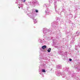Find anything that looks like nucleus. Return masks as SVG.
<instances>
[{
  "instance_id": "39448f33",
  "label": "nucleus",
  "mask_w": 80,
  "mask_h": 80,
  "mask_svg": "<svg viewBox=\"0 0 80 80\" xmlns=\"http://www.w3.org/2000/svg\"><path fill=\"white\" fill-rule=\"evenodd\" d=\"M54 7H55V12H56V13H58V14H60V13H59V11L58 10H59V9H60L59 8L57 7V5L56 4H55L54 5Z\"/></svg>"
},
{
  "instance_id": "393cba45",
  "label": "nucleus",
  "mask_w": 80,
  "mask_h": 80,
  "mask_svg": "<svg viewBox=\"0 0 80 80\" xmlns=\"http://www.w3.org/2000/svg\"><path fill=\"white\" fill-rule=\"evenodd\" d=\"M53 1H54V5H55V4L56 3V2H57V0H53Z\"/></svg>"
},
{
  "instance_id": "2eb2a0df",
  "label": "nucleus",
  "mask_w": 80,
  "mask_h": 80,
  "mask_svg": "<svg viewBox=\"0 0 80 80\" xmlns=\"http://www.w3.org/2000/svg\"><path fill=\"white\" fill-rule=\"evenodd\" d=\"M79 47H80V44H79L78 45H77V46H75V49L76 50H77L78 48H79Z\"/></svg>"
},
{
  "instance_id": "473e14b6",
  "label": "nucleus",
  "mask_w": 80,
  "mask_h": 80,
  "mask_svg": "<svg viewBox=\"0 0 80 80\" xmlns=\"http://www.w3.org/2000/svg\"><path fill=\"white\" fill-rule=\"evenodd\" d=\"M39 71L40 72V69H39Z\"/></svg>"
},
{
  "instance_id": "f8f14e48",
  "label": "nucleus",
  "mask_w": 80,
  "mask_h": 80,
  "mask_svg": "<svg viewBox=\"0 0 80 80\" xmlns=\"http://www.w3.org/2000/svg\"><path fill=\"white\" fill-rule=\"evenodd\" d=\"M57 69H61L62 68V65H57Z\"/></svg>"
},
{
  "instance_id": "f257e3e1",
  "label": "nucleus",
  "mask_w": 80,
  "mask_h": 80,
  "mask_svg": "<svg viewBox=\"0 0 80 80\" xmlns=\"http://www.w3.org/2000/svg\"><path fill=\"white\" fill-rule=\"evenodd\" d=\"M58 24V22L57 21H55L53 22L52 23V27L51 28H50L49 29H48L47 28H44L43 29V32L45 35L47 34V33L48 32H50V31H51V32H52V30H53L55 28L57 27V25Z\"/></svg>"
},
{
  "instance_id": "4be33fe9",
  "label": "nucleus",
  "mask_w": 80,
  "mask_h": 80,
  "mask_svg": "<svg viewBox=\"0 0 80 80\" xmlns=\"http://www.w3.org/2000/svg\"><path fill=\"white\" fill-rule=\"evenodd\" d=\"M53 0H49V5H50L51 3L53 2Z\"/></svg>"
},
{
  "instance_id": "f03ea898",
  "label": "nucleus",
  "mask_w": 80,
  "mask_h": 80,
  "mask_svg": "<svg viewBox=\"0 0 80 80\" xmlns=\"http://www.w3.org/2000/svg\"><path fill=\"white\" fill-rule=\"evenodd\" d=\"M39 59L40 61V62L41 63V66L40 68L41 69H42L43 68H47V66H46V65L45 64L47 63V62L42 61V60L43 59L45 60H48V61L49 62L50 61V59H48V57L45 56L44 57L43 59L42 58H39Z\"/></svg>"
},
{
  "instance_id": "f3484780",
  "label": "nucleus",
  "mask_w": 80,
  "mask_h": 80,
  "mask_svg": "<svg viewBox=\"0 0 80 80\" xmlns=\"http://www.w3.org/2000/svg\"><path fill=\"white\" fill-rule=\"evenodd\" d=\"M23 4H20L19 5V6L18 7L19 8H20V7L22 8H22H23Z\"/></svg>"
},
{
  "instance_id": "2f4dec72",
  "label": "nucleus",
  "mask_w": 80,
  "mask_h": 80,
  "mask_svg": "<svg viewBox=\"0 0 80 80\" xmlns=\"http://www.w3.org/2000/svg\"><path fill=\"white\" fill-rule=\"evenodd\" d=\"M52 69H51V71H52Z\"/></svg>"
},
{
  "instance_id": "cd10ccee",
  "label": "nucleus",
  "mask_w": 80,
  "mask_h": 80,
  "mask_svg": "<svg viewBox=\"0 0 80 80\" xmlns=\"http://www.w3.org/2000/svg\"><path fill=\"white\" fill-rule=\"evenodd\" d=\"M69 61H72V59H69Z\"/></svg>"
},
{
  "instance_id": "bb28decb",
  "label": "nucleus",
  "mask_w": 80,
  "mask_h": 80,
  "mask_svg": "<svg viewBox=\"0 0 80 80\" xmlns=\"http://www.w3.org/2000/svg\"><path fill=\"white\" fill-rule=\"evenodd\" d=\"M35 11L36 13H38V11L37 9H35Z\"/></svg>"
},
{
  "instance_id": "423d86ee",
  "label": "nucleus",
  "mask_w": 80,
  "mask_h": 80,
  "mask_svg": "<svg viewBox=\"0 0 80 80\" xmlns=\"http://www.w3.org/2000/svg\"><path fill=\"white\" fill-rule=\"evenodd\" d=\"M45 12L46 15H49V13H50V10L49 9L47 8L45 11Z\"/></svg>"
},
{
  "instance_id": "412c9836",
  "label": "nucleus",
  "mask_w": 80,
  "mask_h": 80,
  "mask_svg": "<svg viewBox=\"0 0 80 80\" xmlns=\"http://www.w3.org/2000/svg\"><path fill=\"white\" fill-rule=\"evenodd\" d=\"M65 79L67 80H69L70 79V77H65Z\"/></svg>"
},
{
  "instance_id": "c9c22d12",
  "label": "nucleus",
  "mask_w": 80,
  "mask_h": 80,
  "mask_svg": "<svg viewBox=\"0 0 80 80\" xmlns=\"http://www.w3.org/2000/svg\"><path fill=\"white\" fill-rule=\"evenodd\" d=\"M52 39H53V38H52Z\"/></svg>"
},
{
  "instance_id": "20e7f679",
  "label": "nucleus",
  "mask_w": 80,
  "mask_h": 80,
  "mask_svg": "<svg viewBox=\"0 0 80 80\" xmlns=\"http://www.w3.org/2000/svg\"><path fill=\"white\" fill-rule=\"evenodd\" d=\"M26 5L29 6V5H31L33 7H35L36 5H39V2L37 0H33L31 2H28V4L27 3H25Z\"/></svg>"
},
{
  "instance_id": "9d476101",
  "label": "nucleus",
  "mask_w": 80,
  "mask_h": 80,
  "mask_svg": "<svg viewBox=\"0 0 80 80\" xmlns=\"http://www.w3.org/2000/svg\"><path fill=\"white\" fill-rule=\"evenodd\" d=\"M66 71H67V73L69 75H70L71 74V72H70V71L69 70V68H65Z\"/></svg>"
},
{
  "instance_id": "ddd939ff",
  "label": "nucleus",
  "mask_w": 80,
  "mask_h": 80,
  "mask_svg": "<svg viewBox=\"0 0 80 80\" xmlns=\"http://www.w3.org/2000/svg\"><path fill=\"white\" fill-rule=\"evenodd\" d=\"M48 6V4L47 3H45L43 6V7L44 8H47Z\"/></svg>"
},
{
  "instance_id": "c85d7f7f",
  "label": "nucleus",
  "mask_w": 80,
  "mask_h": 80,
  "mask_svg": "<svg viewBox=\"0 0 80 80\" xmlns=\"http://www.w3.org/2000/svg\"><path fill=\"white\" fill-rule=\"evenodd\" d=\"M39 73H40V75H42V72H40Z\"/></svg>"
},
{
  "instance_id": "b1692460",
  "label": "nucleus",
  "mask_w": 80,
  "mask_h": 80,
  "mask_svg": "<svg viewBox=\"0 0 80 80\" xmlns=\"http://www.w3.org/2000/svg\"><path fill=\"white\" fill-rule=\"evenodd\" d=\"M74 76H75V73H73L72 74V77H73Z\"/></svg>"
},
{
  "instance_id": "dca6fc26",
  "label": "nucleus",
  "mask_w": 80,
  "mask_h": 80,
  "mask_svg": "<svg viewBox=\"0 0 80 80\" xmlns=\"http://www.w3.org/2000/svg\"><path fill=\"white\" fill-rule=\"evenodd\" d=\"M62 78H65V77H67V75H66L64 73L62 74Z\"/></svg>"
},
{
  "instance_id": "e433bc0d",
  "label": "nucleus",
  "mask_w": 80,
  "mask_h": 80,
  "mask_svg": "<svg viewBox=\"0 0 80 80\" xmlns=\"http://www.w3.org/2000/svg\"><path fill=\"white\" fill-rule=\"evenodd\" d=\"M52 72H53L52 71Z\"/></svg>"
},
{
  "instance_id": "1a4fd4ad",
  "label": "nucleus",
  "mask_w": 80,
  "mask_h": 80,
  "mask_svg": "<svg viewBox=\"0 0 80 80\" xmlns=\"http://www.w3.org/2000/svg\"><path fill=\"white\" fill-rule=\"evenodd\" d=\"M61 54H62V58H65L67 56V52H65L64 53V54L63 55V53H61Z\"/></svg>"
},
{
  "instance_id": "72a5a7b5",
  "label": "nucleus",
  "mask_w": 80,
  "mask_h": 80,
  "mask_svg": "<svg viewBox=\"0 0 80 80\" xmlns=\"http://www.w3.org/2000/svg\"><path fill=\"white\" fill-rule=\"evenodd\" d=\"M52 33H53L52 32Z\"/></svg>"
},
{
  "instance_id": "aec40b11",
  "label": "nucleus",
  "mask_w": 80,
  "mask_h": 80,
  "mask_svg": "<svg viewBox=\"0 0 80 80\" xmlns=\"http://www.w3.org/2000/svg\"><path fill=\"white\" fill-rule=\"evenodd\" d=\"M74 41H75V39H73L71 41V44H73V43H74Z\"/></svg>"
},
{
  "instance_id": "4468645a",
  "label": "nucleus",
  "mask_w": 80,
  "mask_h": 80,
  "mask_svg": "<svg viewBox=\"0 0 80 80\" xmlns=\"http://www.w3.org/2000/svg\"><path fill=\"white\" fill-rule=\"evenodd\" d=\"M68 17L69 18H72L73 17V15L71 14H70L68 15Z\"/></svg>"
},
{
  "instance_id": "0eeeda50",
  "label": "nucleus",
  "mask_w": 80,
  "mask_h": 80,
  "mask_svg": "<svg viewBox=\"0 0 80 80\" xmlns=\"http://www.w3.org/2000/svg\"><path fill=\"white\" fill-rule=\"evenodd\" d=\"M80 35V32H77L76 33V34H74L72 35V36L73 37V38H74V39L75 38V37L76 36H79V35Z\"/></svg>"
},
{
  "instance_id": "4c0bfd02",
  "label": "nucleus",
  "mask_w": 80,
  "mask_h": 80,
  "mask_svg": "<svg viewBox=\"0 0 80 80\" xmlns=\"http://www.w3.org/2000/svg\"><path fill=\"white\" fill-rule=\"evenodd\" d=\"M67 47H68V45H67Z\"/></svg>"
},
{
  "instance_id": "9b49d317",
  "label": "nucleus",
  "mask_w": 80,
  "mask_h": 80,
  "mask_svg": "<svg viewBox=\"0 0 80 80\" xmlns=\"http://www.w3.org/2000/svg\"><path fill=\"white\" fill-rule=\"evenodd\" d=\"M56 74L57 76H58V77L60 76V75H61V73H60V71H58L56 72Z\"/></svg>"
},
{
  "instance_id": "a211bd4d",
  "label": "nucleus",
  "mask_w": 80,
  "mask_h": 80,
  "mask_svg": "<svg viewBox=\"0 0 80 80\" xmlns=\"http://www.w3.org/2000/svg\"><path fill=\"white\" fill-rule=\"evenodd\" d=\"M62 12H64L65 13V12H66V10H65V8H62Z\"/></svg>"
},
{
  "instance_id": "6ab92c4d",
  "label": "nucleus",
  "mask_w": 80,
  "mask_h": 80,
  "mask_svg": "<svg viewBox=\"0 0 80 80\" xmlns=\"http://www.w3.org/2000/svg\"><path fill=\"white\" fill-rule=\"evenodd\" d=\"M47 48V46L45 45H44L41 47V48H42L43 49V50H44L45 48Z\"/></svg>"
},
{
  "instance_id": "6e6552de",
  "label": "nucleus",
  "mask_w": 80,
  "mask_h": 80,
  "mask_svg": "<svg viewBox=\"0 0 80 80\" xmlns=\"http://www.w3.org/2000/svg\"><path fill=\"white\" fill-rule=\"evenodd\" d=\"M38 42L39 43H43V42H45V41L44 39H39L38 40Z\"/></svg>"
},
{
  "instance_id": "f704fd0d",
  "label": "nucleus",
  "mask_w": 80,
  "mask_h": 80,
  "mask_svg": "<svg viewBox=\"0 0 80 80\" xmlns=\"http://www.w3.org/2000/svg\"><path fill=\"white\" fill-rule=\"evenodd\" d=\"M55 47H56V46H55Z\"/></svg>"
},
{
  "instance_id": "c756f323",
  "label": "nucleus",
  "mask_w": 80,
  "mask_h": 80,
  "mask_svg": "<svg viewBox=\"0 0 80 80\" xmlns=\"http://www.w3.org/2000/svg\"><path fill=\"white\" fill-rule=\"evenodd\" d=\"M76 68H77V69H78V67H76Z\"/></svg>"
},
{
  "instance_id": "7ed1b4c3",
  "label": "nucleus",
  "mask_w": 80,
  "mask_h": 80,
  "mask_svg": "<svg viewBox=\"0 0 80 80\" xmlns=\"http://www.w3.org/2000/svg\"><path fill=\"white\" fill-rule=\"evenodd\" d=\"M27 15H28V17H29L31 18H32L33 20L34 23L35 24L37 23V20L36 19H35V17L37 16V14L35 13V12H32L31 13H30L28 11L27 12Z\"/></svg>"
},
{
  "instance_id": "a878e982",
  "label": "nucleus",
  "mask_w": 80,
  "mask_h": 80,
  "mask_svg": "<svg viewBox=\"0 0 80 80\" xmlns=\"http://www.w3.org/2000/svg\"><path fill=\"white\" fill-rule=\"evenodd\" d=\"M42 72H45V69H42Z\"/></svg>"
},
{
  "instance_id": "7c9ffc66",
  "label": "nucleus",
  "mask_w": 80,
  "mask_h": 80,
  "mask_svg": "<svg viewBox=\"0 0 80 80\" xmlns=\"http://www.w3.org/2000/svg\"><path fill=\"white\" fill-rule=\"evenodd\" d=\"M43 37L44 38H45V35H44V36H43Z\"/></svg>"
},
{
  "instance_id": "5701e85b",
  "label": "nucleus",
  "mask_w": 80,
  "mask_h": 80,
  "mask_svg": "<svg viewBox=\"0 0 80 80\" xmlns=\"http://www.w3.org/2000/svg\"><path fill=\"white\" fill-rule=\"evenodd\" d=\"M48 52H50L51 51V48H49L47 50Z\"/></svg>"
}]
</instances>
